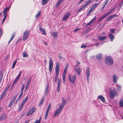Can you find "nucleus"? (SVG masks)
<instances>
[{"label":"nucleus","instance_id":"61","mask_svg":"<svg viewBox=\"0 0 123 123\" xmlns=\"http://www.w3.org/2000/svg\"><path fill=\"white\" fill-rule=\"evenodd\" d=\"M18 95V94H17V95H15V96H14V98H13L14 99H13L12 100H14V101H15V100L16 99Z\"/></svg>","mask_w":123,"mask_h":123},{"label":"nucleus","instance_id":"25","mask_svg":"<svg viewBox=\"0 0 123 123\" xmlns=\"http://www.w3.org/2000/svg\"><path fill=\"white\" fill-rule=\"evenodd\" d=\"M39 30L43 32L42 34L43 35H45L46 34V33L45 31V30L43 28H42L41 27H40L39 28Z\"/></svg>","mask_w":123,"mask_h":123},{"label":"nucleus","instance_id":"23","mask_svg":"<svg viewBox=\"0 0 123 123\" xmlns=\"http://www.w3.org/2000/svg\"><path fill=\"white\" fill-rule=\"evenodd\" d=\"M116 9L115 7H114L113 8L111 9L110 10L109 12L106 13L107 14L108 16L114 10Z\"/></svg>","mask_w":123,"mask_h":123},{"label":"nucleus","instance_id":"57","mask_svg":"<svg viewBox=\"0 0 123 123\" xmlns=\"http://www.w3.org/2000/svg\"><path fill=\"white\" fill-rule=\"evenodd\" d=\"M25 88V85L23 84L21 89V92H23V90Z\"/></svg>","mask_w":123,"mask_h":123},{"label":"nucleus","instance_id":"5","mask_svg":"<svg viewBox=\"0 0 123 123\" xmlns=\"http://www.w3.org/2000/svg\"><path fill=\"white\" fill-rule=\"evenodd\" d=\"M53 66V61L52 59H50L49 62V69L50 72H51L52 71Z\"/></svg>","mask_w":123,"mask_h":123},{"label":"nucleus","instance_id":"59","mask_svg":"<svg viewBox=\"0 0 123 123\" xmlns=\"http://www.w3.org/2000/svg\"><path fill=\"white\" fill-rule=\"evenodd\" d=\"M68 78L69 81H70V80H71V76L70 75L68 76Z\"/></svg>","mask_w":123,"mask_h":123},{"label":"nucleus","instance_id":"9","mask_svg":"<svg viewBox=\"0 0 123 123\" xmlns=\"http://www.w3.org/2000/svg\"><path fill=\"white\" fill-rule=\"evenodd\" d=\"M113 81L114 83L116 84L117 82V80L118 79V77L115 75H114L112 77Z\"/></svg>","mask_w":123,"mask_h":123},{"label":"nucleus","instance_id":"44","mask_svg":"<svg viewBox=\"0 0 123 123\" xmlns=\"http://www.w3.org/2000/svg\"><path fill=\"white\" fill-rule=\"evenodd\" d=\"M32 112L33 113L36 110V108L34 107H32L31 109Z\"/></svg>","mask_w":123,"mask_h":123},{"label":"nucleus","instance_id":"52","mask_svg":"<svg viewBox=\"0 0 123 123\" xmlns=\"http://www.w3.org/2000/svg\"><path fill=\"white\" fill-rule=\"evenodd\" d=\"M31 80V78H29V79H28L27 82V83H28L29 84L30 83V82Z\"/></svg>","mask_w":123,"mask_h":123},{"label":"nucleus","instance_id":"64","mask_svg":"<svg viewBox=\"0 0 123 123\" xmlns=\"http://www.w3.org/2000/svg\"><path fill=\"white\" fill-rule=\"evenodd\" d=\"M3 33V32L2 31L1 29L0 30V36H1V35Z\"/></svg>","mask_w":123,"mask_h":123},{"label":"nucleus","instance_id":"1","mask_svg":"<svg viewBox=\"0 0 123 123\" xmlns=\"http://www.w3.org/2000/svg\"><path fill=\"white\" fill-rule=\"evenodd\" d=\"M105 62L108 65L110 66L113 63V59L110 56H107L105 58Z\"/></svg>","mask_w":123,"mask_h":123},{"label":"nucleus","instance_id":"43","mask_svg":"<svg viewBox=\"0 0 123 123\" xmlns=\"http://www.w3.org/2000/svg\"><path fill=\"white\" fill-rule=\"evenodd\" d=\"M32 112L33 113L36 110V108L34 107H32L31 109Z\"/></svg>","mask_w":123,"mask_h":123},{"label":"nucleus","instance_id":"33","mask_svg":"<svg viewBox=\"0 0 123 123\" xmlns=\"http://www.w3.org/2000/svg\"><path fill=\"white\" fill-rule=\"evenodd\" d=\"M33 114V113L32 112V111L30 109L28 113L27 114V116H29L30 115H31Z\"/></svg>","mask_w":123,"mask_h":123},{"label":"nucleus","instance_id":"14","mask_svg":"<svg viewBox=\"0 0 123 123\" xmlns=\"http://www.w3.org/2000/svg\"><path fill=\"white\" fill-rule=\"evenodd\" d=\"M98 98L100 100L103 102L104 103L105 100L104 97L102 95H99L98 96Z\"/></svg>","mask_w":123,"mask_h":123},{"label":"nucleus","instance_id":"34","mask_svg":"<svg viewBox=\"0 0 123 123\" xmlns=\"http://www.w3.org/2000/svg\"><path fill=\"white\" fill-rule=\"evenodd\" d=\"M15 34L14 33H13L12 34V37H11V39H10V40L9 41L8 43H10V42H11L12 41V40L15 37Z\"/></svg>","mask_w":123,"mask_h":123},{"label":"nucleus","instance_id":"46","mask_svg":"<svg viewBox=\"0 0 123 123\" xmlns=\"http://www.w3.org/2000/svg\"><path fill=\"white\" fill-rule=\"evenodd\" d=\"M40 12V11L37 14V15H36L35 16L36 18H37L39 17L41 14Z\"/></svg>","mask_w":123,"mask_h":123},{"label":"nucleus","instance_id":"31","mask_svg":"<svg viewBox=\"0 0 123 123\" xmlns=\"http://www.w3.org/2000/svg\"><path fill=\"white\" fill-rule=\"evenodd\" d=\"M14 101V100H12L8 105V107H10L13 104Z\"/></svg>","mask_w":123,"mask_h":123},{"label":"nucleus","instance_id":"18","mask_svg":"<svg viewBox=\"0 0 123 123\" xmlns=\"http://www.w3.org/2000/svg\"><path fill=\"white\" fill-rule=\"evenodd\" d=\"M95 19L96 17H95L93 19H92L89 22L87 23L86 25V26L88 25H91L94 22Z\"/></svg>","mask_w":123,"mask_h":123},{"label":"nucleus","instance_id":"20","mask_svg":"<svg viewBox=\"0 0 123 123\" xmlns=\"http://www.w3.org/2000/svg\"><path fill=\"white\" fill-rule=\"evenodd\" d=\"M9 9V8L7 7L5 8L4 9L3 11V13L4 15H7V13H6L7 10H8Z\"/></svg>","mask_w":123,"mask_h":123},{"label":"nucleus","instance_id":"53","mask_svg":"<svg viewBox=\"0 0 123 123\" xmlns=\"http://www.w3.org/2000/svg\"><path fill=\"white\" fill-rule=\"evenodd\" d=\"M93 10H92V9H90L89 10L88 12L87 13V15H88L89 14H90L91 12Z\"/></svg>","mask_w":123,"mask_h":123},{"label":"nucleus","instance_id":"35","mask_svg":"<svg viewBox=\"0 0 123 123\" xmlns=\"http://www.w3.org/2000/svg\"><path fill=\"white\" fill-rule=\"evenodd\" d=\"M24 105V104L22 103H21L18 110L19 111H20L22 110L23 107Z\"/></svg>","mask_w":123,"mask_h":123},{"label":"nucleus","instance_id":"40","mask_svg":"<svg viewBox=\"0 0 123 123\" xmlns=\"http://www.w3.org/2000/svg\"><path fill=\"white\" fill-rule=\"evenodd\" d=\"M10 86V84L8 85L6 87V88L5 89V90H4V91L5 92H6L8 89L9 88V87Z\"/></svg>","mask_w":123,"mask_h":123},{"label":"nucleus","instance_id":"63","mask_svg":"<svg viewBox=\"0 0 123 123\" xmlns=\"http://www.w3.org/2000/svg\"><path fill=\"white\" fill-rule=\"evenodd\" d=\"M112 18H114L116 17V16H117V15H116L115 14H113L112 15H111Z\"/></svg>","mask_w":123,"mask_h":123},{"label":"nucleus","instance_id":"55","mask_svg":"<svg viewBox=\"0 0 123 123\" xmlns=\"http://www.w3.org/2000/svg\"><path fill=\"white\" fill-rule=\"evenodd\" d=\"M29 84L28 83H26V85L25 86V90H26V89H27L28 86H29Z\"/></svg>","mask_w":123,"mask_h":123},{"label":"nucleus","instance_id":"10","mask_svg":"<svg viewBox=\"0 0 123 123\" xmlns=\"http://www.w3.org/2000/svg\"><path fill=\"white\" fill-rule=\"evenodd\" d=\"M90 69L89 68H88L87 69L86 71V75L87 80L88 82L89 80V78L90 75Z\"/></svg>","mask_w":123,"mask_h":123},{"label":"nucleus","instance_id":"11","mask_svg":"<svg viewBox=\"0 0 123 123\" xmlns=\"http://www.w3.org/2000/svg\"><path fill=\"white\" fill-rule=\"evenodd\" d=\"M61 80L59 79L58 80V86L57 87V91L58 92H59L60 91V87L61 86Z\"/></svg>","mask_w":123,"mask_h":123},{"label":"nucleus","instance_id":"29","mask_svg":"<svg viewBox=\"0 0 123 123\" xmlns=\"http://www.w3.org/2000/svg\"><path fill=\"white\" fill-rule=\"evenodd\" d=\"M108 16L107 14H106V13L104 15L102 16L101 18H100L99 19L98 21H100L101 20H102L104 18H105L106 17Z\"/></svg>","mask_w":123,"mask_h":123},{"label":"nucleus","instance_id":"60","mask_svg":"<svg viewBox=\"0 0 123 123\" xmlns=\"http://www.w3.org/2000/svg\"><path fill=\"white\" fill-rule=\"evenodd\" d=\"M66 74L63 73L62 77L63 79H65L66 77Z\"/></svg>","mask_w":123,"mask_h":123},{"label":"nucleus","instance_id":"24","mask_svg":"<svg viewBox=\"0 0 123 123\" xmlns=\"http://www.w3.org/2000/svg\"><path fill=\"white\" fill-rule=\"evenodd\" d=\"M49 89V84H48L45 90V94L46 95H47L48 93Z\"/></svg>","mask_w":123,"mask_h":123},{"label":"nucleus","instance_id":"15","mask_svg":"<svg viewBox=\"0 0 123 123\" xmlns=\"http://www.w3.org/2000/svg\"><path fill=\"white\" fill-rule=\"evenodd\" d=\"M63 1V0H59L57 2V3L56 4L55 6V8H57L58 7L59 5L61 4L62 2Z\"/></svg>","mask_w":123,"mask_h":123},{"label":"nucleus","instance_id":"32","mask_svg":"<svg viewBox=\"0 0 123 123\" xmlns=\"http://www.w3.org/2000/svg\"><path fill=\"white\" fill-rule=\"evenodd\" d=\"M28 98V97H26L23 100L22 103L24 104L27 101V100Z\"/></svg>","mask_w":123,"mask_h":123},{"label":"nucleus","instance_id":"37","mask_svg":"<svg viewBox=\"0 0 123 123\" xmlns=\"http://www.w3.org/2000/svg\"><path fill=\"white\" fill-rule=\"evenodd\" d=\"M68 65H66L65 67V69L64 70V73L66 74V72L67 71V70L68 69Z\"/></svg>","mask_w":123,"mask_h":123},{"label":"nucleus","instance_id":"22","mask_svg":"<svg viewBox=\"0 0 123 123\" xmlns=\"http://www.w3.org/2000/svg\"><path fill=\"white\" fill-rule=\"evenodd\" d=\"M102 54H99L96 55V57L97 59L100 60L102 59Z\"/></svg>","mask_w":123,"mask_h":123},{"label":"nucleus","instance_id":"51","mask_svg":"<svg viewBox=\"0 0 123 123\" xmlns=\"http://www.w3.org/2000/svg\"><path fill=\"white\" fill-rule=\"evenodd\" d=\"M86 46L85 45H82L81 46V48H82L85 49L86 47Z\"/></svg>","mask_w":123,"mask_h":123},{"label":"nucleus","instance_id":"45","mask_svg":"<svg viewBox=\"0 0 123 123\" xmlns=\"http://www.w3.org/2000/svg\"><path fill=\"white\" fill-rule=\"evenodd\" d=\"M59 74H56L55 76V82H56L57 80L58 76Z\"/></svg>","mask_w":123,"mask_h":123},{"label":"nucleus","instance_id":"3","mask_svg":"<svg viewBox=\"0 0 123 123\" xmlns=\"http://www.w3.org/2000/svg\"><path fill=\"white\" fill-rule=\"evenodd\" d=\"M29 31L26 30L24 33L23 36V40L25 41L28 38L29 34Z\"/></svg>","mask_w":123,"mask_h":123},{"label":"nucleus","instance_id":"47","mask_svg":"<svg viewBox=\"0 0 123 123\" xmlns=\"http://www.w3.org/2000/svg\"><path fill=\"white\" fill-rule=\"evenodd\" d=\"M49 113V112L46 111L45 115V119H46Z\"/></svg>","mask_w":123,"mask_h":123},{"label":"nucleus","instance_id":"21","mask_svg":"<svg viewBox=\"0 0 123 123\" xmlns=\"http://www.w3.org/2000/svg\"><path fill=\"white\" fill-rule=\"evenodd\" d=\"M109 36L111 39V41H112L113 39L114 38V37L113 35L111 34L110 33L109 35Z\"/></svg>","mask_w":123,"mask_h":123},{"label":"nucleus","instance_id":"8","mask_svg":"<svg viewBox=\"0 0 123 123\" xmlns=\"http://www.w3.org/2000/svg\"><path fill=\"white\" fill-rule=\"evenodd\" d=\"M62 110V109L59 107L56 111L55 112V114L54 115V117H55L58 115Z\"/></svg>","mask_w":123,"mask_h":123},{"label":"nucleus","instance_id":"49","mask_svg":"<svg viewBox=\"0 0 123 123\" xmlns=\"http://www.w3.org/2000/svg\"><path fill=\"white\" fill-rule=\"evenodd\" d=\"M4 17L3 18V20H2V24L4 22V20H5V19L6 18V16L7 15H4Z\"/></svg>","mask_w":123,"mask_h":123},{"label":"nucleus","instance_id":"16","mask_svg":"<svg viewBox=\"0 0 123 123\" xmlns=\"http://www.w3.org/2000/svg\"><path fill=\"white\" fill-rule=\"evenodd\" d=\"M97 37L98 39L101 40H105L106 38L105 37L103 36L100 35L98 36Z\"/></svg>","mask_w":123,"mask_h":123},{"label":"nucleus","instance_id":"56","mask_svg":"<svg viewBox=\"0 0 123 123\" xmlns=\"http://www.w3.org/2000/svg\"><path fill=\"white\" fill-rule=\"evenodd\" d=\"M50 107H50L48 106V108H47V111H46L49 112Z\"/></svg>","mask_w":123,"mask_h":123},{"label":"nucleus","instance_id":"42","mask_svg":"<svg viewBox=\"0 0 123 123\" xmlns=\"http://www.w3.org/2000/svg\"><path fill=\"white\" fill-rule=\"evenodd\" d=\"M89 4V2H87L86 4L83 5L82 7L84 9Z\"/></svg>","mask_w":123,"mask_h":123},{"label":"nucleus","instance_id":"12","mask_svg":"<svg viewBox=\"0 0 123 123\" xmlns=\"http://www.w3.org/2000/svg\"><path fill=\"white\" fill-rule=\"evenodd\" d=\"M70 13L69 12L68 13L65 14L63 18V20H66L69 16Z\"/></svg>","mask_w":123,"mask_h":123},{"label":"nucleus","instance_id":"6","mask_svg":"<svg viewBox=\"0 0 123 123\" xmlns=\"http://www.w3.org/2000/svg\"><path fill=\"white\" fill-rule=\"evenodd\" d=\"M79 66L78 65H76L74 67V69L75 71L79 75H80V68H78Z\"/></svg>","mask_w":123,"mask_h":123},{"label":"nucleus","instance_id":"62","mask_svg":"<svg viewBox=\"0 0 123 123\" xmlns=\"http://www.w3.org/2000/svg\"><path fill=\"white\" fill-rule=\"evenodd\" d=\"M6 92H5L4 91V92H3V93L2 94V95L1 96V98L2 97H3L4 96Z\"/></svg>","mask_w":123,"mask_h":123},{"label":"nucleus","instance_id":"39","mask_svg":"<svg viewBox=\"0 0 123 123\" xmlns=\"http://www.w3.org/2000/svg\"><path fill=\"white\" fill-rule=\"evenodd\" d=\"M44 97H43V98L41 100V101L40 102L39 105L41 106L42 104H43L44 102Z\"/></svg>","mask_w":123,"mask_h":123},{"label":"nucleus","instance_id":"50","mask_svg":"<svg viewBox=\"0 0 123 123\" xmlns=\"http://www.w3.org/2000/svg\"><path fill=\"white\" fill-rule=\"evenodd\" d=\"M83 9L81 7V8L79 9L77 12H80Z\"/></svg>","mask_w":123,"mask_h":123},{"label":"nucleus","instance_id":"4","mask_svg":"<svg viewBox=\"0 0 123 123\" xmlns=\"http://www.w3.org/2000/svg\"><path fill=\"white\" fill-rule=\"evenodd\" d=\"M60 66L59 63L57 62L56 64V66L55 68V71L56 74H59L60 70Z\"/></svg>","mask_w":123,"mask_h":123},{"label":"nucleus","instance_id":"48","mask_svg":"<svg viewBox=\"0 0 123 123\" xmlns=\"http://www.w3.org/2000/svg\"><path fill=\"white\" fill-rule=\"evenodd\" d=\"M49 113V112L46 111L45 115V119H46Z\"/></svg>","mask_w":123,"mask_h":123},{"label":"nucleus","instance_id":"17","mask_svg":"<svg viewBox=\"0 0 123 123\" xmlns=\"http://www.w3.org/2000/svg\"><path fill=\"white\" fill-rule=\"evenodd\" d=\"M76 76L75 75H73L72 77V78L71 80H70V82L71 83H72L73 84H74L75 82V79L76 78Z\"/></svg>","mask_w":123,"mask_h":123},{"label":"nucleus","instance_id":"54","mask_svg":"<svg viewBox=\"0 0 123 123\" xmlns=\"http://www.w3.org/2000/svg\"><path fill=\"white\" fill-rule=\"evenodd\" d=\"M23 94V92H21V93L19 95L18 99H19L22 96Z\"/></svg>","mask_w":123,"mask_h":123},{"label":"nucleus","instance_id":"28","mask_svg":"<svg viewBox=\"0 0 123 123\" xmlns=\"http://www.w3.org/2000/svg\"><path fill=\"white\" fill-rule=\"evenodd\" d=\"M120 106L121 107L123 106V99H121L119 102Z\"/></svg>","mask_w":123,"mask_h":123},{"label":"nucleus","instance_id":"58","mask_svg":"<svg viewBox=\"0 0 123 123\" xmlns=\"http://www.w3.org/2000/svg\"><path fill=\"white\" fill-rule=\"evenodd\" d=\"M80 30V29L79 28H77L75 29V30H74V32H76V31H77L79 30Z\"/></svg>","mask_w":123,"mask_h":123},{"label":"nucleus","instance_id":"27","mask_svg":"<svg viewBox=\"0 0 123 123\" xmlns=\"http://www.w3.org/2000/svg\"><path fill=\"white\" fill-rule=\"evenodd\" d=\"M49 0H42V5H45L47 3Z\"/></svg>","mask_w":123,"mask_h":123},{"label":"nucleus","instance_id":"7","mask_svg":"<svg viewBox=\"0 0 123 123\" xmlns=\"http://www.w3.org/2000/svg\"><path fill=\"white\" fill-rule=\"evenodd\" d=\"M62 103L60 105L59 107L63 109L64 106L65 105L67 101L66 100H65L63 98H62Z\"/></svg>","mask_w":123,"mask_h":123},{"label":"nucleus","instance_id":"26","mask_svg":"<svg viewBox=\"0 0 123 123\" xmlns=\"http://www.w3.org/2000/svg\"><path fill=\"white\" fill-rule=\"evenodd\" d=\"M98 3H96L91 8V9L92 10H93L97 6L98 4Z\"/></svg>","mask_w":123,"mask_h":123},{"label":"nucleus","instance_id":"41","mask_svg":"<svg viewBox=\"0 0 123 123\" xmlns=\"http://www.w3.org/2000/svg\"><path fill=\"white\" fill-rule=\"evenodd\" d=\"M112 18V17L111 15L109 16L107 18V21H109L111 20Z\"/></svg>","mask_w":123,"mask_h":123},{"label":"nucleus","instance_id":"36","mask_svg":"<svg viewBox=\"0 0 123 123\" xmlns=\"http://www.w3.org/2000/svg\"><path fill=\"white\" fill-rule=\"evenodd\" d=\"M17 60H16L14 62L12 67V69H13L14 68L15 65L17 63Z\"/></svg>","mask_w":123,"mask_h":123},{"label":"nucleus","instance_id":"13","mask_svg":"<svg viewBox=\"0 0 123 123\" xmlns=\"http://www.w3.org/2000/svg\"><path fill=\"white\" fill-rule=\"evenodd\" d=\"M51 34L52 36L55 38L57 37L58 36V33L55 32H51Z\"/></svg>","mask_w":123,"mask_h":123},{"label":"nucleus","instance_id":"19","mask_svg":"<svg viewBox=\"0 0 123 123\" xmlns=\"http://www.w3.org/2000/svg\"><path fill=\"white\" fill-rule=\"evenodd\" d=\"M6 114H3L1 116H0V121H2L6 119Z\"/></svg>","mask_w":123,"mask_h":123},{"label":"nucleus","instance_id":"38","mask_svg":"<svg viewBox=\"0 0 123 123\" xmlns=\"http://www.w3.org/2000/svg\"><path fill=\"white\" fill-rule=\"evenodd\" d=\"M121 86L120 85H119L117 86V90L119 91H121Z\"/></svg>","mask_w":123,"mask_h":123},{"label":"nucleus","instance_id":"30","mask_svg":"<svg viewBox=\"0 0 123 123\" xmlns=\"http://www.w3.org/2000/svg\"><path fill=\"white\" fill-rule=\"evenodd\" d=\"M22 55L23 57H27L28 56L27 52L25 51H24L22 53Z\"/></svg>","mask_w":123,"mask_h":123},{"label":"nucleus","instance_id":"2","mask_svg":"<svg viewBox=\"0 0 123 123\" xmlns=\"http://www.w3.org/2000/svg\"><path fill=\"white\" fill-rule=\"evenodd\" d=\"M110 96L111 98L113 99L117 94L116 91L114 89L111 90L109 92Z\"/></svg>","mask_w":123,"mask_h":123}]
</instances>
